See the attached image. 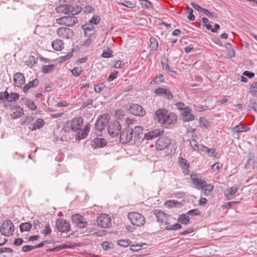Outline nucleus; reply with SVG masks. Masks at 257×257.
Wrapping results in <instances>:
<instances>
[{
  "label": "nucleus",
  "mask_w": 257,
  "mask_h": 257,
  "mask_svg": "<svg viewBox=\"0 0 257 257\" xmlns=\"http://www.w3.org/2000/svg\"><path fill=\"white\" fill-rule=\"evenodd\" d=\"M187 214H188V216H189V215H191V216L198 215L200 214V212L198 209H192V210L189 211L187 213Z\"/></svg>",
  "instance_id": "nucleus-63"
},
{
  "label": "nucleus",
  "mask_w": 257,
  "mask_h": 257,
  "mask_svg": "<svg viewBox=\"0 0 257 257\" xmlns=\"http://www.w3.org/2000/svg\"><path fill=\"white\" fill-rule=\"evenodd\" d=\"M249 130L246 126H241L240 125H237L231 128L233 133H239L245 132Z\"/></svg>",
  "instance_id": "nucleus-35"
},
{
  "label": "nucleus",
  "mask_w": 257,
  "mask_h": 257,
  "mask_svg": "<svg viewBox=\"0 0 257 257\" xmlns=\"http://www.w3.org/2000/svg\"><path fill=\"white\" fill-rule=\"evenodd\" d=\"M109 116L107 114L101 115L95 123V128L98 131H102L109 121Z\"/></svg>",
  "instance_id": "nucleus-8"
},
{
  "label": "nucleus",
  "mask_w": 257,
  "mask_h": 257,
  "mask_svg": "<svg viewBox=\"0 0 257 257\" xmlns=\"http://www.w3.org/2000/svg\"><path fill=\"white\" fill-rule=\"evenodd\" d=\"M100 22V19L97 16H93L89 21V22L91 23L92 25L95 24L97 25Z\"/></svg>",
  "instance_id": "nucleus-58"
},
{
  "label": "nucleus",
  "mask_w": 257,
  "mask_h": 257,
  "mask_svg": "<svg viewBox=\"0 0 257 257\" xmlns=\"http://www.w3.org/2000/svg\"><path fill=\"white\" fill-rule=\"evenodd\" d=\"M150 48L152 50H156L158 47V42L154 38H150Z\"/></svg>",
  "instance_id": "nucleus-39"
},
{
  "label": "nucleus",
  "mask_w": 257,
  "mask_h": 257,
  "mask_svg": "<svg viewBox=\"0 0 257 257\" xmlns=\"http://www.w3.org/2000/svg\"><path fill=\"white\" fill-rule=\"evenodd\" d=\"M15 86L21 87L25 82V78L22 73H16L13 77Z\"/></svg>",
  "instance_id": "nucleus-20"
},
{
  "label": "nucleus",
  "mask_w": 257,
  "mask_h": 257,
  "mask_svg": "<svg viewBox=\"0 0 257 257\" xmlns=\"http://www.w3.org/2000/svg\"><path fill=\"white\" fill-rule=\"evenodd\" d=\"M19 98V95L18 93H11L10 94H9V101L11 102L16 101Z\"/></svg>",
  "instance_id": "nucleus-53"
},
{
  "label": "nucleus",
  "mask_w": 257,
  "mask_h": 257,
  "mask_svg": "<svg viewBox=\"0 0 257 257\" xmlns=\"http://www.w3.org/2000/svg\"><path fill=\"white\" fill-rule=\"evenodd\" d=\"M43 242H40L38 245H25L23 247V250L25 252L31 250L34 248L41 247L44 245Z\"/></svg>",
  "instance_id": "nucleus-36"
},
{
  "label": "nucleus",
  "mask_w": 257,
  "mask_h": 257,
  "mask_svg": "<svg viewBox=\"0 0 257 257\" xmlns=\"http://www.w3.org/2000/svg\"><path fill=\"white\" fill-rule=\"evenodd\" d=\"M72 57V54L71 53H68L67 55L61 56L59 58V62L62 63L64 62L69 59H70Z\"/></svg>",
  "instance_id": "nucleus-54"
},
{
  "label": "nucleus",
  "mask_w": 257,
  "mask_h": 257,
  "mask_svg": "<svg viewBox=\"0 0 257 257\" xmlns=\"http://www.w3.org/2000/svg\"><path fill=\"white\" fill-rule=\"evenodd\" d=\"M77 18L73 15L72 16H64L57 19L56 23L60 25L72 26L77 23Z\"/></svg>",
  "instance_id": "nucleus-3"
},
{
  "label": "nucleus",
  "mask_w": 257,
  "mask_h": 257,
  "mask_svg": "<svg viewBox=\"0 0 257 257\" xmlns=\"http://www.w3.org/2000/svg\"><path fill=\"white\" fill-rule=\"evenodd\" d=\"M163 134V131L159 128H156L149 132L144 135V138L146 140H152L158 137Z\"/></svg>",
  "instance_id": "nucleus-21"
},
{
  "label": "nucleus",
  "mask_w": 257,
  "mask_h": 257,
  "mask_svg": "<svg viewBox=\"0 0 257 257\" xmlns=\"http://www.w3.org/2000/svg\"><path fill=\"white\" fill-rule=\"evenodd\" d=\"M90 129V125L88 123L85 126L84 128L80 132H78L76 135V140L80 141L81 139H85L88 135Z\"/></svg>",
  "instance_id": "nucleus-26"
},
{
  "label": "nucleus",
  "mask_w": 257,
  "mask_h": 257,
  "mask_svg": "<svg viewBox=\"0 0 257 257\" xmlns=\"http://www.w3.org/2000/svg\"><path fill=\"white\" fill-rule=\"evenodd\" d=\"M128 218L134 225L141 226L143 225L146 220L144 216L138 212H130L128 214Z\"/></svg>",
  "instance_id": "nucleus-1"
},
{
  "label": "nucleus",
  "mask_w": 257,
  "mask_h": 257,
  "mask_svg": "<svg viewBox=\"0 0 257 257\" xmlns=\"http://www.w3.org/2000/svg\"><path fill=\"white\" fill-rule=\"evenodd\" d=\"M24 114V110L22 108H18L12 114L13 119H17L21 117Z\"/></svg>",
  "instance_id": "nucleus-37"
},
{
  "label": "nucleus",
  "mask_w": 257,
  "mask_h": 257,
  "mask_svg": "<svg viewBox=\"0 0 257 257\" xmlns=\"http://www.w3.org/2000/svg\"><path fill=\"white\" fill-rule=\"evenodd\" d=\"M0 231L2 235L10 236L13 234L14 226L11 221L5 220L2 224Z\"/></svg>",
  "instance_id": "nucleus-4"
},
{
  "label": "nucleus",
  "mask_w": 257,
  "mask_h": 257,
  "mask_svg": "<svg viewBox=\"0 0 257 257\" xmlns=\"http://www.w3.org/2000/svg\"><path fill=\"white\" fill-rule=\"evenodd\" d=\"M80 244L74 243H68V244H65L62 245L57 246L53 248L50 249L49 250L50 251H59L61 249H64V248H72L75 247L77 246H80Z\"/></svg>",
  "instance_id": "nucleus-28"
},
{
  "label": "nucleus",
  "mask_w": 257,
  "mask_h": 257,
  "mask_svg": "<svg viewBox=\"0 0 257 257\" xmlns=\"http://www.w3.org/2000/svg\"><path fill=\"white\" fill-rule=\"evenodd\" d=\"M249 92L253 96H257V82H254L250 85Z\"/></svg>",
  "instance_id": "nucleus-42"
},
{
  "label": "nucleus",
  "mask_w": 257,
  "mask_h": 257,
  "mask_svg": "<svg viewBox=\"0 0 257 257\" xmlns=\"http://www.w3.org/2000/svg\"><path fill=\"white\" fill-rule=\"evenodd\" d=\"M161 64L164 70L168 71L169 72H172L173 73L177 74V71L172 70L170 66L168 64V63L163 61V60H162Z\"/></svg>",
  "instance_id": "nucleus-40"
},
{
  "label": "nucleus",
  "mask_w": 257,
  "mask_h": 257,
  "mask_svg": "<svg viewBox=\"0 0 257 257\" xmlns=\"http://www.w3.org/2000/svg\"><path fill=\"white\" fill-rule=\"evenodd\" d=\"M164 79L163 75L159 74L154 78V80L151 82V84H152L153 83L160 84L164 81Z\"/></svg>",
  "instance_id": "nucleus-43"
},
{
  "label": "nucleus",
  "mask_w": 257,
  "mask_h": 257,
  "mask_svg": "<svg viewBox=\"0 0 257 257\" xmlns=\"http://www.w3.org/2000/svg\"><path fill=\"white\" fill-rule=\"evenodd\" d=\"M32 227V224L29 222L22 223L20 225L21 232L28 231Z\"/></svg>",
  "instance_id": "nucleus-33"
},
{
  "label": "nucleus",
  "mask_w": 257,
  "mask_h": 257,
  "mask_svg": "<svg viewBox=\"0 0 257 257\" xmlns=\"http://www.w3.org/2000/svg\"><path fill=\"white\" fill-rule=\"evenodd\" d=\"M82 71V68L78 67H75L71 70L72 74L75 77L79 76Z\"/></svg>",
  "instance_id": "nucleus-52"
},
{
  "label": "nucleus",
  "mask_w": 257,
  "mask_h": 257,
  "mask_svg": "<svg viewBox=\"0 0 257 257\" xmlns=\"http://www.w3.org/2000/svg\"><path fill=\"white\" fill-rule=\"evenodd\" d=\"M83 124V119L80 117H75L72 119L70 122L71 129L76 132L80 129Z\"/></svg>",
  "instance_id": "nucleus-17"
},
{
  "label": "nucleus",
  "mask_w": 257,
  "mask_h": 257,
  "mask_svg": "<svg viewBox=\"0 0 257 257\" xmlns=\"http://www.w3.org/2000/svg\"><path fill=\"white\" fill-rule=\"evenodd\" d=\"M178 163L180 167L183 170V173L185 175H187L189 174L190 171L189 170V163L185 159L181 157H179Z\"/></svg>",
  "instance_id": "nucleus-19"
},
{
  "label": "nucleus",
  "mask_w": 257,
  "mask_h": 257,
  "mask_svg": "<svg viewBox=\"0 0 257 257\" xmlns=\"http://www.w3.org/2000/svg\"><path fill=\"white\" fill-rule=\"evenodd\" d=\"M178 221L182 224H187L190 221V218L187 213L182 214L180 215Z\"/></svg>",
  "instance_id": "nucleus-32"
},
{
  "label": "nucleus",
  "mask_w": 257,
  "mask_h": 257,
  "mask_svg": "<svg viewBox=\"0 0 257 257\" xmlns=\"http://www.w3.org/2000/svg\"><path fill=\"white\" fill-rule=\"evenodd\" d=\"M128 110L130 113L135 115L143 116L145 115L143 108L138 104H132Z\"/></svg>",
  "instance_id": "nucleus-14"
},
{
  "label": "nucleus",
  "mask_w": 257,
  "mask_h": 257,
  "mask_svg": "<svg viewBox=\"0 0 257 257\" xmlns=\"http://www.w3.org/2000/svg\"><path fill=\"white\" fill-rule=\"evenodd\" d=\"M55 66L53 64L44 65L42 68L43 73L47 74L51 73L54 70Z\"/></svg>",
  "instance_id": "nucleus-34"
},
{
  "label": "nucleus",
  "mask_w": 257,
  "mask_h": 257,
  "mask_svg": "<svg viewBox=\"0 0 257 257\" xmlns=\"http://www.w3.org/2000/svg\"><path fill=\"white\" fill-rule=\"evenodd\" d=\"M154 213L159 222L161 223L162 224H164V225L167 226L169 223L168 220L169 217H170V215H168L161 210H156Z\"/></svg>",
  "instance_id": "nucleus-12"
},
{
  "label": "nucleus",
  "mask_w": 257,
  "mask_h": 257,
  "mask_svg": "<svg viewBox=\"0 0 257 257\" xmlns=\"http://www.w3.org/2000/svg\"><path fill=\"white\" fill-rule=\"evenodd\" d=\"M56 226L58 231L62 232H67L70 230L71 225L69 221L62 218L56 220Z\"/></svg>",
  "instance_id": "nucleus-7"
},
{
  "label": "nucleus",
  "mask_w": 257,
  "mask_h": 257,
  "mask_svg": "<svg viewBox=\"0 0 257 257\" xmlns=\"http://www.w3.org/2000/svg\"><path fill=\"white\" fill-rule=\"evenodd\" d=\"M9 97V93L8 91H5L0 93V100H3L4 99H8Z\"/></svg>",
  "instance_id": "nucleus-64"
},
{
  "label": "nucleus",
  "mask_w": 257,
  "mask_h": 257,
  "mask_svg": "<svg viewBox=\"0 0 257 257\" xmlns=\"http://www.w3.org/2000/svg\"><path fill=\"white\" fill-rule=\"evenodd\" d=\"M248 106L249 108L253 109L257 112V103L254 99H250L248 102Z\"/></svg>",
  "instance_id": "nucleus-46"
},
{
  "label": "nucleus",
  "mask_w": 257,
  "mask_h": 257,
  "mask_svg": "<svg viewBox=\"0 0 257 257\" xmlns=\"http://www.w3.org/2000/svg\"><path fill=\"white\" fill-rule=\"evenodd\" d=\"M186 12L188 14L187 18L191 21H194L195 19V17L193 15V11L192 9L190 7H187L186 9Z\"/></svg>",
  "instance_id": "nucleus-41"
},
{
  "label": "nucleus",
  "mask_w": 257,
  "mask_h": 257,
  "mask_svg": "<svg viewBox=\"0 0 257 257\" xmlns=\"http://www.w3.org/2000/svg\"><path fill=\"white\" fill-rule=\"evenodd\" d=\"M58 36L64 39H68L73 36V31L69 28L66 27H60L56 31Z\"/></svg>",
  "instance_id": "nucleus-11"
},
{
  "label": "nucleus",
  "mask_w": 257,
  "mask_h": 257,
  "mask_svg": "<svg viewBox=\"0 0 257 257\" xmlns=\"http://www.w3.org/2000/svg\"><path fill=\"white\" fill-rule=\"evenodd\" d=\"M53 48L56 51H61L64 48V43L63 41L60 39H56L52 42Z\"/></svg>",
  "instance_id": "nucleus-29"
},
{
  "label": "nucleus",
  "mask_w": 257,
  "mask_h": 257,
  "mask_svg": "<svg viewBox=\"0 0 257 257\" xmlns=\"http://www.w3.org/2000/svg\"><path fill=\"white\" fill-rule=\"evenodd\" d=\"M51 233V229L49 225H47L45 228L41 230V233L44 235H47Z\"/></svg>",
  "instance_id": "nucleus-56"
},
{
  "label": "nucleus",
  "mask_w": 257,
  "mask_h": 257,
  "mask_svg": "<svg viewBox=\"0 0 257 257\" xmlns=\"http://www.w3.org/2000/svg\"><path fill=\"white\" fill-rule=\"evenodd\" d=\"M190 178L192 182V184L197 189H202V188L206 185V182L202 180L200 177L196 174H192L190 175Z\"/></svg>",
  "instance_id": "nucleus-15"
},
{
  "label": "nucleus",
  "mask_w": 257,
  "mask_h": 257,
  "mask_svg": "<svg viewBox=\"0 0 257 257\" xmlns=\"http://www.w3.org/2000/svg\"><path fill=\"white\" fill-rule=\"evenodd\" d=\"M121 127L120 123L117 121L111 122L108 127V132L110 135L115 137L119 134Z\"/></svg>",
  "instance_id": "nucleus-13"
},
{
  "label": "nucleus",
  "mask_w": 257,
  "mask_h": 257,
  "mask_svg": "<svg viewBox=\"0 0 257 257\" xmlns=\"http://www.w3.org/2000/svg\"><path fill=\"white\" fill-rule=\"evenodd\" d=\"M133 130V135L134 134L135 137H138L143 132V128L140 126H136Z\"/></svg>",
  "instance_id": "nucleus-45"
},
{
  "label": "nucleus",
  "mask_w": 257,
  "mask_h": 257,
  "mask_svg": "<svg viewBox=\"0 0 257 257\" xmlns=\"http://www.w3.org/2000/svg\"><path fill=\"white\" fill-rule=\"evenodd\" d=\"M117 4L123 6L124 7L130 8H135V5L131 1H125L124 3H120L117 2Z\"/></svg>",
  "instance_id": "nucleus-51"
},
{
  "label": "nucleus",
  "mask_w": 257,
  "mask_h": 257,
  "mask_svg": "<svg viewBox=\"0 0 257 257\" xmlns=\"http://www.w3.org/2000/svg\"><path fill=\"white\" fill-rule=\"evenodd\" d=\"M34 120V117L32 116L27 115L25 119H21V124L22 125H25L26 124H29L32 122Z\"/></svg>",
  "instance_id": "nucleus-44"
},
{
  "label": "nucleus",
  "mask_w": 257,
  "mask_h": 257,
  "mask_svg": "<svg viewBox=\"0 0 257 257\" xmlns=\"http://www.w3.org/2000/svg\"><path fill=\"white\" fill-rule=\"evenodd\" d=\"M171 139L168 137L163 136L158 138L156 143L157 151H162L166 149L171 144Z\"/></svg>",
  "instance_id": "nucleus-5"
},
{
  "label": "nucleus",
  "mask_w": 257,
  "mask_h": 257,
  "mask_svg": "<svg viewBox=\"0 0 257 257\" xmlns=\"http://www.w3.org/2000/svg\"><path fill=\"white\" fill-rule=\"evenodd\" d=\"M140 2V4L143 8L147 9H150L153 8L152 4L148 0H139Z\"/></svg>",
  "instance_id": "nucleus-38"
},
{
  "label": "nucleus",
  "mask_w": 257,
  "mask_h": 257,
  "mask_svg": "<svg viewBox=\"0 0 257 257\" xmlns=\"http://www.w3.org/2000/svg\"><path fill=\"white\" fill-rule=\"evenodd\" d=\"M41 222L39 220H35L32 225L34 229L38 230L41 228Z\"/></svg>",
  "instance_id": "nucleus-60"
},
{
  "label": "nucleus",
  "mask_w": 257,
  "mask_h": 257,
  "mask_svg": "<svg viewBox=\"0 0 257 257\" xmlns=\"http://www.w3.org/2000/svg\"><path fill=\"white\" fill-rule=\"evenodd\" d=\"M208 125V121L203 117H200L199 119V126L201 128H207Z\"/></svg>",
  "instance_id": "nucleus-50"
},
{
  "label": "nucleus",
  "mask_w": 257,
  "mask_h": 257,
  "mask_svg": "<svg viewBox=\"0 0 257 257\" xmlns=\"http://www.w3.org/2000/svg\"><path fill=\"white\" fill-rule=\"evenodd\" d=\"M182 227V225L180 223H176L173 225H169V224L167 225V226H165V228L167 230H177L180 229Z\"/></svg>",
  "instance_id": "nucleus-48"
},
{
  "label": "nucleus",
  "mask_w": 257,
  "mask_h": 257,
  "mask_svg": "<svg viewBox=\"0 0 257 257\" xmlns=\"http://www.w3.org/2000/svg\"><path fill=\"white\" fill-rule=\"evenodd\" d=\"M101 246L104 250L111 249L114 247L112 242H102Z\"/></svg>",
  "instance_id": "nucleus-49"
},
{
  "label": "nucleus",
  "mask_w": 257,
  "mask_h": 257,
  "mask_svg": "<svg viewBox=\"0 0 257 257\" xmlns=\"http://www.w3.org/2000/svg\"><path fill=\"white\" fill-rule=\"evenodd\" d=\"M103 84H101V85L98 84H95L94 86V91L96 93H100L103 89L104 87L102 86Z\"/></svg>",
  "instance_id": "nucleus-61"
},
{
  "label": "nucleus",
  "mask_w": 257,
  "mask_h": 257,
  "mask_svg": "<svg viewBox=\"0 0 257 257\" xmlns=\"http://www.w3.org/2000/svg\"><path fill=\"white\" fill-rule=\"evenodd\" d=\"M57 13L62 14H72L75 15L80 12V11H75L73 6L70 4L61 5L55 9Z\"/></svg>",
  "instance_id": "nucleus-2"
},
{
  "label": "nucleus",
  "mask_w": 257,
  "mask_h": 257,
  "mask_svg": "<svg viewBox=\"0 0 257 257\" xmlns=\"http://www.w3.org/2000/svg\"><path fill=\"white\" fill-rule=\"evenodd\" d=\"M148 244L147 243L141 242L132 245L130 248L132 250L137 251L142 249L146 248Z\"/></svg>",
  "instance_id": "nucleus-30"
},
{
  "label": "nucleus",
  "mask_w": 257,
  "mask_h": 257,
  "mask_svg": "<svg viewBox=\"0 0 257 257\" xmlns=\"http://www.w3.org/2000/svg\"><path fill=\"white\" fill-rule=\"evenodd\" d=\"M45 124V121L43 119L38 118L35 122L29 126V128L32 131L40 129Z\"/></svg>",
  "instance_id": "nucleus-27"
},
{
  "label": "nucleus",
  "mask_w": 257,
  "mask_h": 257,
  "mask_svg": "<svg viewBox=\"0 0 257 257\" xmlns=\"http://www.w3.org/2000/svg\"><path fill=\"white\" fill-rule=\"evenodd\" d=\"M107 142L103 138H95L91 142L90 145L93 149L101 148L105 146Z\"/></svg>",
  "instance_id": "nucleus-18"
},
{
  "label": "nucleus",
  "mask_w": 257,
  "mask_h": 257,
  "mask_svg": "<svg viewBox=\"0 0 257 257\" xmlns=\"http://www.w3.org/2000/svg\"><path fill=\"white\" fill-rule=\"evenodd\" d=\"M28 84L29 85L31 88L35 87L37 86L39 84V80L38 79H35L32 81H30L28 83Z\"/></svg>",
  "instance_id": "nucleus-62"
},
{
  "label": "nucleus",
  "mask_w": 257,
  "mask_h": 257,
  "mask_svg": "<svg viewBox=\"0 0 257 257\" xmlns=\"http://www.w3.org/2000/svg\"><path fill=\"white\" fill-rule=\"evenodd\" d=\"M26 105L28 108L31 110H35L37 108V105L35 104L34 102L31 100H29L27 101Z\"/></svg>",
  "instance_id": "nucleus-47"
},
{
  "label": "nucleus",
  "mask_w": 257,
  "mask_h": 257,
  "mask_svg": "<svg viewBox=\"0 0 257 257\" xmlns=\"http://www.w3.org/2000/svg\"><path fill=\"white\" fill-rule=\"evenodd\" d=\"M72 222L78 227L83 228L87 226V222L80 214H76L72 216Z\"/></svg>",
  "instance_id": "nucleus-10"
},
{
  "label": "nucleus",
  "mask_w": 257,
  "mask_h": 257,
  "mask_svg": "<svg viewBox=\"0 0 257 257\" xmlns=\"http://www.w3.org/2000/svg\"><path fill=\"white\" fill-rule=\"evenodd\" d=\"M177 121V116L174 113H170L167 114L164 119L162 124L164 125L165 127H168L171 125H173L176 123Z\"/></svg>",
  "instance_id": "nucleus-16"
},
{
  "label": "nucleus",
  "mask_w": 257,
  "mask_h": 257,
  "mask_svg": "<svg viewBox=\"0 0 257 257\" xmlns=\"http://www.w3.org/2000/svg\"><path fill=\"white\" fill-rule=\"evenodd\" d=\"M238 189V187L237 186L229 187L224 191V195L227 200L232 199Z\"/></svg>",
  "instance_id": "nucleus-23"
},
{
  "label": "nucleus",
  "mask_w": 257,
  "mask_h": 257,
  "mask_svg": "<svg viewBox=\"0 0 257 257\" xmlns=\"http://www.w3.org/2000/svg\"><path fill=\"white\" fill-rule=\"evenodd\" d=\"M97 222L98 225L101 228H108L111 225L110 218L107 214L103 213L97 217Z\"/></svg>",
  "instance_id": "nucleus-6"
},
{
  "label": "nucleus",
  "mask_w": 257,
  "mask_h": 257,
  "mask_svg": "<svg viewBox=\"0 0 257 257\" xmlns=\"http://www.w3.org/2000/svg\"><path fill=\"white\" fill-rule=\"evenodd\" d=\"M214 189V186L212 184H207L206 183V185L202 188V191L204 195L205 196H208L209 195L210 193L212 192V191Z\"/></svg>",
  "instance_id": "nucleus-31"
},
{
  "label": "nucleus",
  "mask_w": 257,
  "mask_h": 257,
  "mask_svg": "<svg viewBox=\"0 0 257 257\" xmlns=\"http://www.w3.org/2000/svg\"><path fill=\"white\" fill-rule=\"evenodd\" d=\"M112 51L110 50H106L103 51L101 54V56L103 58H110L112 57Z\"/></svg>",
  "instance_id": "nucleus-57"
},
{
  "label": "nucleus",
  "mask_w": 257,
  "mask_h": 257,
  "mask_svg": "<svg viewBox=\"0 0 257 257\" xmlns=\"http://www.w3.org/2000/svg\"><path fill=\"white\" fill-rule=\"evenodd\" d=\"M133 138V130L132 128L124 129L120 133L119 136L120 142L122 144L129 143Z\"/></svg>",
  "instance_id": "nucleus-9"
},
{
  "label": "nucleus",
  "mask_w": 257,
  "mask_h": 257,
  "mask_svg": "<svg viewBox=\"0 0 257 257\" xmlns=\"http://www.w3.org/2000/svg\"><path fill=\"white\" fill-rule=\"evenodd\" d=\"M155 93L161 95L168 99L173 98V95L170 90L165 88H158L155 90Z\"/></svg>",
  "instance_id": "nucleus-24"
},
{
  "label": "nucleus",
  "mask_w": 257,
  "mask_h": 257,
  "mask_svg": "<svg viewBox=\"0 0 257 257\" xmlns=\"http://www.w3.org/2000/svg\"><path fill=\"white\" fill-rule=\"evenodd\" d=\"M192 109L189 107H186L181 114L183 117V120L184 121H192L194 119V115L191 113Z\"/></svg>",
  "instance_id": "nucleus-22"
},
{
  "label": "nucleus",
  "mask_w": 257,
  "mask_h": 257,
  "mask_svg": "<svg viewBox=\"0 0 257 257\" xmlns=\"http://www.w3.org/2000/svg\"><path fill=\"white\" fill-rule=\"evenodd\" d=\"M124 116L123 111L121 109H118L115 112V116L117 118L121 119Z\"/></svg>",
  "instance_id": "nucleus-59"
},
{
  "label": "nucleus",
  "mask_w": 257,
  "mask_h": 257,
  "mask_svg": "<svg viewBox=\"0 0 257 257\" xmlns=\"http://www.w3.org/2000/svg\"><path fill=\"white\" fill-rule=\"evenodd\" d=\"M167 113L168 111L165 109H159L157 110L155 112V120L159 123L162 124Z\"/></svg>",
  "instance_id": "nucleus-25"
},
{
  "label": "nucleus",
  "mask_w": 257,
  "mask_h": 257,
  "mask_svg": "<svg viewBox=\"0 0 257 257\" xmlns=\"http://www.w3.org/2000/svg\"><path fill=\"white\" fill-rule=\"evenodd\" d=\"M95 32V31L94 29H91L90 30H84V35L87 38H90L91 36H92L94 34Z\"/></svg>",
  "instance_id": "nucleus-55"
}]
</instances>
